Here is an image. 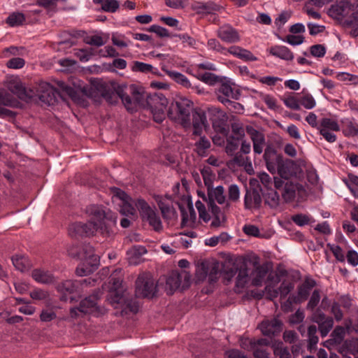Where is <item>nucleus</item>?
<instances>
[{
  "label": "nucleus",
  "mask_w": 358,
  "mask_h": 358,
  "mask_svg": "<svg viewBox=\"0 0 358 358\" xmlns=\"http://www.w3.org/2000/svg\"><path fill=\"white\" fill-rule=\"evenodd\" d=\"M90 220L87 223L75 222L69 225V234L74 238L94 236L98 232L103 238H112L115 234L117 216L101 206L92 205L87 208Z\"/></svg>",
  "instance_id": "f257e3e1"
},
{
  "label": "nucleus",
  "mask_w": 358,
  "mask_h": 358,
  "mask_svg": "<svg viewBox=\"0 0 358 358\" xmlns=\"http://www.w3.org/2000/svg\"><path fill=\"white\" fill-rule=\"evenodd\" d=\"M193 110L194 103L191 100L180 97L171 103L167 115L170 119L178 121L184 127H187L190 126Z\"/></svg>",
  "instance_id": "f03ea898"
},
{
  "label": "nucleus",
  "mask_w": 358,
  "mask_h": 358,
  "mask_svg": "<svg viewBox=\"0 0 358 358\" xmlns=\"http://www.w3.org/2000/svg\"><path fill=\"white\" fill-rule=\"evenodd\" d=\"M117 93L127 110L131 113L136 110L138 106L144 103L145 95L134 85L129 87L118 86Z\"/></svg>",
  "instance_id": "7ed1b4c3"
},
{
  "label": "nucleus",
  "mask_w": 358,
  "mask_h": 358,
  "mask_svg": "<svg viewBox=\"0 0 358 358\" xmlns=\"http://www.w3.org/2000/svg\"><path fill=\"white\" fill-rule=\"evenodd\" d=\"M146 103L153 115L154 120L161 123L166 117L168 99L162 93H154L147 96Z\"/></svg>",
  "instance_id": "20e7f679"
},
{
  "label": "nucleus",
  "mask_w": 358,
  "mask_h": 358,
  "mask_svg": "<svg viewBox=\"0 0 358 358\" xmlns=\"http://www.w3.org/2000/svg\"><path fill=\"white\" fill-rule=\"evenodd\" d=\"M135 206L138 210L142 220L147 221L155 231H160L162 229L161 219L155 208L150 207L143 199H138L135 202Z\"/></svg>",
  "instance_id": "39448f33"
},
{
  "label": "nucleus",
  "mask_w": 358,
  "mask_h": 358,
  "mask_svg": "<svg viewBox=\"0 0 358 358\" xmlns=\"http://www.w3.org/2000/svg\"><path fill=\"white\" fill-rule=\"evenodd\" d=\"M157 292V284L150 273H141L136 280L135 294L138 297L152 298Z\"/></svg>",
  "instance_id": "423d86ee"
},
{
  "label": "nucleus",
  "mask_w": 358,
  "mask_h": 358,
  "mask_svg": "<svg viewBox=\"0 0 358 358\" xmlns=\"http://www.w3.org/2000/svg\"><path fill=\"white\" fill-rule=\"evenodd\" d=\"M69 256L86 262L92 267L97 268L99 257L94 253V248L89 243L83 244L80 248L73 246L68 250Z\"/></svg>",
  "instance_id": "0eeeda50"
},
{
  "label": "nucleus",
  "mask_w": 358,
  "mask_h": 358,
  "mask_svg": "<svg viewBox=\"0 0 358 358\" xmlns=\"http://www.w3.org/2000/svg\"><path fill=\"white\" fill-rule=\"evenodd\" d=\"M207 113L215 131L224 136H227L229 129L227 125L228 120L227 113L215 106L209 107L207 110Z\"/></svg>",
  "instance_id": "6e6552de"
},
{
  "label": "nucleus",
  "mask_w": 358,
  "mask_h": 358,
  "mask_svg": "<svg viewBox=\"0 0 358 358\" xmlns=\"http://www.w3.org/2000/svg\"><path fill=\"white\" fill-rule=\"evenodd\" d=\"M87 283H90V279L82 280H67L59 283L57 286V290L62 295L61 299L66 301L69 295L80 292L84 285Z\"/></svg>",
  "instance_id": "1a4fd4ad"
},
{
  "label": "nucleus",
  "mask_w": 358,
  "mask_h": 358,
  "mask_svg": "<svg viewBox=\"0 0 358 358\" xmlns=\"http://www.w3.org/2000/svg\"><path fill=\"white\" fill-rule=\"evenodd\" d=\"M100 292L95 290L92 294L80 303V311L85 314H103L104 310L98 306Z\"/></svg>",
  "instance_id": "9d476101"
},
{
  "label": "nucleus",
  "mask_w": 358,
  "mask_h": 358,
  "mask_svg": "<svg viewBox=\"0 0 358 358\" xmlns=\"http://www.w3.org/2000/svg\"><path fill=\"white\" fill-rule=\"evenodd\" d=\"M262 188L259 186L246 189L244 196V207L246 210H258L262 206Z\"/></svg>",
  "instance_id": "9b49d317"
},
{
  "label": "nucleus",
  "mask_w": 358,
  "mask_h": 358,
  "mask_svg": "<svg viewBox=\"0 0 358 358\" xmlns=\"http://www.w3.org/2000/svg\"><path fill=\"white\" fill-rule=\"evenodd\" d=\"M109 283L111 285L108 296V301L111 305L120 303L124 300V294L122 292V279L115 275L110 276Z\"/></svg>",
  "instance_id": "f8f14e48"
},
{
  "label": "nucleus",
  "mask_w": 358,
  "mask_h": 358,
  "mask_svg": "<svg viewBox=\"0 0 358 358\" xmlns=\"http://www.w3.org/2000/svg\"><path fill=\"white\" fill-rule=\"evenodd\" d=\"M263 157L268 171L275 173L280 162H282V155L278 154L273 146L270 145L265 148Z\"/></svg>",
  "instance_id": "ddd939ff"
},
{
  "label": "nucleus",
  "mask_w": 358,
  "mask_h": 358,
  "mask_svg": "<svg viewBox=\"0 0 358 358\" xmlns=\"http://www.w3.org/2000/svg\"><path fill=\"white\" fill-rule=\"evenodd\" d=\"M208 190V203H218L220 205H224V210H229L231 207V203L227 201L224 188L222 185L216 187H211Z\"/></svg>",
  "instance_id": "4468645a"
},
{
  "label": "nucleus",
  "mask_w": 358,
  "mask_h": 358,
  "mask_svg": "<svg viewBox=\"0 0 358 358\" xmlns=\"http://www.w3.org/2000/svg\"><path fill=\"white\" fill-rule=\"evenodd\" d=\"M282 323L276 318L271 320H264L258 326L262 334L272 337L280 333L282 331Z\"/></svg>",
  "instance_id": "2eb2a0df"
},
{
  "label": "nucleus",
  "mask_w": 358,
  "mask_h": 358,
  "mask_svg": "<svg viewBox=\"0 0 358 358\" xmlns=\"http://www.w3.org/2000/svg\"><path fill=\"white\" fill-rule=\"evenodd\" d=\"M246 132L252 141L254 152L257 155L262 154L266 143L264 134L252 126L246 127Z\"/></svg>",
  "instance_id": "dca6fc26"
},
{
  "label": "nucleus",
  "mask_w": 358,
  "mask_h": 358,
  "mask_svg": "<svg viewBox=\"0 0 358 358\" xmlns=\"http://www.w3.org/2000/svg\"><path fill=\"white\" fill-rule=\"evenodd\" d=\"M191 8L197 14H214L220 11L222 7L213 1H194L191 5Z\"/></svg>",
  "instance_id": "f3484780"
},
{
  "label": "nucleus",
  "mask_w": 358,
  "mask_h": 358,
  "mask_svg": "<svg viewBox=\"0 0 358 358\" xmlns=\"http://www.w3.org/2000/svg\"><path fill=\"white\" fill-rule=\"evenodd\" d=\"M217 84L218 86L215 89V93L218 101L219 97L224 99L227 98L229 99H232L236 100L239 99V92L238 91H234L229 81H224L222 78H221L220 83Z\"/></svg>",
  "instance_id": "a211bd4d"
},
{
  "label": "nucleus",
  "mask_w": 358,
  "mask_h": 358,
  "mask_svg": "<svg viewBox=\"0 0 358 358\" xmlns=\"http://www.w3.org/2000/svg\"><path fill=\"white\" fill-rule=\"evenodd\" d=\"M298 169V165L293 160L282 158L276 171L281 178L288 179L292 176H296Z\"/></svg>",
  "instance_id": "6ab92c4d"
},
{
  "label": "nucleus",
  "mask_w": 358,
  "mask_h": 358,
  "mask_svg": "<svg viewBox=\"0 0 358 358\" xmlns=\"http://www.w3.org/2000/svg\"><path fill=\"white\" fill-rule=\"evenodd\" d=\"M217 36L223 41L229 43L240 41L238 31L229 24H224L217 31Z\"/></svg>",
  "instance_id": "aec40b11"
},
{
  "label": "nucleus",
  "mask_w": 358,
  "mask_h": 358,
  "mask_svg": "<svg viewBox=\"0 0 358 358\" xmlns=\"http://www.w3.org/2000/svg\"><path fill=\"white\" fill-rule=\"evenodd\" d=\"M156 201L161 210L162 215L164 219L172 220L177 217V213L172 206V203L170 200V197L164 199L162 196H157Z\"/></svg>",
  "instance_id": "412c9836"
},
{
  "label": "nucleus",
  "mask_w": 358,
  "mask_h": 358,
  "mask_svg": "<svg viewBox=\"0 0 358 358\" xmlns=\"http://www.w3.org/2000/svg\"><path fill=\"white\" fill-rule=\"evenodd\" d=\"M179 208L181 212L182 215V227L185 226H192L194 224L196 220V214L194 210L193 206L192 203H189L187 205L188 212L185 210V208L179 205Z\"/></svg>",
  "instance_id": "4be33fe9"
},
{
  "label": "nucleus",
  "mask_w": 358,
  "mask_h": 358,
  "mask_svg": "<svg viewBox=\"0 0 358 358\" xmlns=\"http://www.w3.org/2000/svg\"><path fill=\"white\" fill-rule=\"evenodd\" d=\"M315 285L316 282L315 280L306 278L304 282L298 287L297 295H295V297H298L299 303H301L308 299L310 290Z\"/></svg>",
  "instance_id": "5701e85b"
},
{
  "label": "nucleus",
  "mask_w": 358,
  "mask_h": 358,
  "mask_svg": "<svg viewBox=\"0 0 358 358\" xmlns=\"http://www.w3.org/2000/svg\"><path fill=\"white\" fill-rule=\"evenodd\" d=\"M238 272L237 276L236 278V287L237 288H243L247 282H248V272L246 268H241L238 271L236 269H231L229 272H227V275L229 278L230 277H233Z\"/></svg>",
  "instance_id": "b1692460"
},
{
  "label": "nucleus",
  "mask_w": 358,
  "mask_h": 358,
  "mask_svg": "<svg viewBox=\"0 0 358 358\" xmlns=\"http://www.w3.org/2000/svg\"><path fill=\"white\" fill-rule=\"evenodd\" d=\"M271 55L284 60L291 61L294 59L293 52L286 46L275 45L269 49Z\"/></svg>",
  "instance_id": "393cba45"
},
{
  "label": "nucleus",
  "mask_w": 358,
  "mask_h": 358,
  "mask_svg": "<svg viewBox=\"0 0 358 358\" xmlns=\"http://www.w3.org/2000/svg\"><path fill=\"white\" fill-rule=\"evenodd\" d=\"M233 162L239 166H243L249 174L254 172L252 162L248 157L245 156V154L241 152H236L234 154Z\"/></svg>",
  "instance_id": "a878e982"
},
{
  "label": "nucleus",
  "mask_w": 358,
  "mask_h": 358,
  "mask_svg": "<svg viewBox=\"0 0 358 358\" xmlns=\"http://www.w3.org/2000/svg\"><path fill=\"white\" fill-rule=\"evenodd\" d=\"M115 308H122L121 315L127 314L128 311L132 313H136L138 310V305L136 301L126 300L124 297V300L120 303H115L113 305Z\"/></svg>",
  "instance_id": "bb28decb"
},
{
  "label": "nucleus",
  "mask_w": 358,
  "mask_h": 358,
  "mask_svg": "<svg viewBox=\"0 0 358 358\" xmlns=\"http://www.w3.org/2000/svg\"><path fill=\"white\" fill-rule=\"evenodd\" d=\"M299 189L298 184H294L292 182H286L284 186V190L282 193V196L284 201L287 203L292 201L295 196L296 192Z\"/></svg>",
  "instance_id": "cd10ccee"
},
{
  "label": "nucleus",
  "mask_w": 358,
  "mask_h": 358,
  "mask_svg": "<svg viewBox=\"0 0 358 358\" xmlns=\"http://www.w3.org/2000/svg\"><path fill=\"white\" fill-rule=\"evenodd\" d=\"M8 88L12 93L22 100L28 101L32 97V94L28 92L21 83H10Z\"/></svg>",
  "instance_id": "c85d7f7f"
},
{
  "label": "nucleus",
  "mask_w": 358,
  "mask_h": 358,
  "mask_svg": "<svg viewBox=\"0 0 358 358\" xmlns=\"http://www.w3.org/2000/svg\"><path fill=\"white\" fill-rule=\"evenodd\" d=\"M11 259L15 268L21 272H24L31 267L29 260L24 255H16Z\"/></svg>",
  "instance_id": "c756f323"
},
{
  "label": "nucleus",
  "mask_w": 358,
  "mask_h": 358,
  "mask_svg": "<svg viewBox=\"0 0 358 358\" xmlns=\"http://www.w3.org/2000/svg\"><path fill=\"white\" fill-rule=\"evenodd\" d=\"M32 278L38 282L48 284L53 282V275L48 271L41 269H34L31 273Z\"/></svg>",
  "instance_id": "7c9ffc66"
},
{
  "label": "nucleus",
  "mask_w": 358,
  "mask_h": 358,
  "mask_svg": "<svg viewBox=\"0 0 358 358\" xmlns=\"http://www.w3.org/2000/svg\"><path fill=\"white\" fill-rule=\"evenodd\" d=\"M343 25L351 28L350 35L353 37L358 36V10L352 13V15L343 20Z\"/></svg>",
  "instance_id": "2f4dec72"
},
{
  "label": "nucleus",
  "mask_w": 358,
  "mask_h": 358,
  "mask_svg": "<svg viewBox=\"0 0 358 358\" xmlns=\"http://www.w3.org/2000/svg\"><path fill=\"white\" fill-rule=\"evenodd\" d=\"M343 133L347 137L358 136V123L353 120H346L343 122Z\"/></svg>",
  "instance_id": "473e14b6"
},
{
  "label": "nucleus",
  "mask_w": 358,
  "mask_h": 358,
  "mask_svg": "<svg viewBox=\"0 0 358 358\" xmlns=\"http://www.w3.org/2000/svg\"><path fill=\"white\" fill-rule=\"evenodd\" d=\"M210 145V141L206 136H200L199 140L195 142V151L199 156H206Z\"/></svg>",
  "instance_id": "72a5a7b5"
},
{
  "label": "nucleus",
  "mask_w": 358,
  "mask_h": 358,
  "mask_svg": "<svg viewBox=\"0 0 358 358\" xmlns=\"http://www.w3.org/2000/svg\"><path fill=\"white\" fill-rule=\"evenodd\" d=\"M194 76L199 80L210 85H214L220 83L221 79V78H220L219 76L210 72H206L204 73L197 72L196 74L194 75Z\"/></svg>",
  "instance_id": "f704fd0d"
},
{
  "label": "nucleus",
  "mask_w": 358,
  "mask_h": 358,
  "mask_svg": "<svg viewBox=\"0 0 358 358\" xmlns=\"http://www.w3.org/2000/svg\"><path fill=\"white\" fill-rule=\"evenodd\" d=\"M265 204L271 208H276L280 204V196L278 193L273 189H269L264 195Z\"/></svg>",
  "instance_id": "c9c22d12"
},
{
  "label": "nucleus",
  "mask_w": 358,
  "mask_h": 358,
  "mask_svg": "<svg viewBox=\"0 0 358 358\" xmlns=\"http://www.w3.org/2000/svg\"><path fill=\"white\" fill-rule=\"evenodd\" d=\"M182 277L186 279L187 278V274L185 273H173L167 278L166 285L169 286L171 290H176L180 287L181 278Z\"/></svg>",
  "instance_id": "e433bc0d"
},
{
  "label": "nucleus",
  "mask_w": 358,
  "mask_h": 358,
  "mask_svg": "<svg viewBox=\"0 0 358 358\" xmlns=\"http://www.w3.org/2000/svg\"><path fill=\"white\" fill-rule=\"evenodd\" d=\"M169 75L177 83L182 85L183 87L186 88L192 87L190 81L185 75L176 71H169Z\"/></svg>",
  "instance_id": "4c0bfd02"
},
{
  "label": "nucleus",
  "mask_w": 358,
  "mask_h": 358,
  "mask_svg": "<svg viewBox=\"0 0 358 358\" xmlns=\"http://www.w3.org/2000/svg\"><path fill=\"white\" fill-rule=\"evenodd\" d=\"M201 173L207 189L213 187V181L215 179V176L213 173L211 168L209 166L203 167V169L201 171Z\"/></svg>",
  "instance_id": "58836bf2"
},
{
  "label": "nucleus",
  "mask_w": 358,
  "mask_h": 358,
  "mask_svg": "<svg viewBox=\"0 0 358 358\" xmlns=\"http://www.w3.org/2000/svg\"><path fill=\"white\" fill-rule=\"evenodd\" d=\"M320 129H325L334 131H340V126L338 123L331 118H322L320 121Z\"/></svg>",
  "instance_id": "ea45409f"
},
{
  "label": "nucleus",
  "mask_w": 358,
  "mask_h": 358,
  "mask_svg": "<svg viewBox=\"0 0 358 358\" xmlns=\"http://www.w3.org/2000/svg\"><path fill=\"white\" fill-rule=\"evenodd\" d=\"M317 329L315 325H310L308 328V342L310 348H314L318 343L319 338L317 336Z\"/></svg>",
  "instance_id": "a19ab883"
},
{
  "label": "nucleus",
  "mask_w": 358,
  "mask_h": 358,
  "mask_svg": "<svg viewBox=\"0 0 358 358\" xmlns=\"http://www.w3.org/2000/svg\"><path fill=\"white\" fill-rule=\"evenodd\" d=\"M25 20L24 15L21 13H13L6 19V23L11 27L20 26Z\"/></svg>",
  "instance_id": "79ce46f5"
},
{
  "label": "nucleus",
  "mask_w": 358,
  "mask_h": 358,
  "mask_svg": "<svg viewBox=\"0 0 358 358\" xmlns=\"http://www.w3.org/2000/svg\"><path fill=\"white\" fill-rule=\"evenodd\" d=\"M334 325V320L331 317H327L326 320L318 324V329L322 337H325Z\"/></svg>",
  "instance_id": "37998d69"
},
{
  "label": "nucleus",
  "mask_w": 358,
  "mask_h": 358,
  "mask_svg": "<svg viewBox=\"0 0 358 358\" xmlns=\"http://www.w3.org/2000/svg\"><path fill=\"white\" fill-rule=\"evenodd\" d=\"M112 43L114 45L120 48H127L130 43V41L127 40L124 35L114 33L111 37Z\"/></svg>",
  "instance_id": "c03bdc74"
},
{
  "label": "nucleus",
  "mask_w": 358,
  "mask_h": 358,
  "mask_svg": "<svg viewBox=\"0 0 358 358\" xmlns=\"http://www.w3.org/2000/svg\"><path fill=\"white\" fill-rule=\"evenodd\" d=\"M231 131L234 136L235 137L236 141H238L242 140L245 137V131L246 129L243 128V126L240 122H233L231 123Z\"/></svg>",
  "instance_id": "a18cd8bd"
},
{
  "label": "nucleus",
  "mask_w": 358,
  "mask_h": 358,
  "mask_svg": "<svg viewBox=\"0 0 358 358\" xmlns=\"http://www.w3.org/2000/svg\"><path fill=\"white\" fill-rule=\"evenodd\" d=\"M192 124L198 123L200 126H208L206 115L202 110L199 109L192 113Z\"/></svg>",
  "instance_id": "49530a36"
},
{
  "label": "nucleus",
  "mask_w": 358,
  "mask_h": 358,
  "mask_svg": "<svg viewBox=\"0 0 358 358\" xmlns=\"http://www.w3.org/2000/svg\"><path fill=\"white\" fill-rule=\"evenodd\" d=\"M240 198V189L237 185H230L228 188V199L227 201L231 202L236 203L239 201Z\"/></svg>",
  "instance_id": "de8ad7c7"
},
{
  "label": "nucleus",
  "mask_w": 358,
  "mask_h": 358,
  "mask_svg": "<svg viewBox=\"0 0 358 358\" xmlns=\"http://www.w3.org/2000/svg\"><path fill=\"white\" fill-rule=\"evenodd\" d=\"M149 31L155 33L159 37L164 38V37H169L173 38L176 36V35H173L169 33L168 29L166 28H164L161 26L153 24L150 26L148 29Z\"/></svg>",
  "instance_id": "09e8293b"
},
{
  "label": "nucleus",
  "mask_w": 358,
  "mask_h": 358,
  "mask_svg": "<svg viewBox=\"0 0 358 358\" xmlns=\"http://www.w3.org/2000/svg\"><path fill=\"white\" fill-rule=\"evenodd\" d=\"M300 105L306 109H312L316 106V101L310 94H306L299 99Z\"/></svg>",
  "instance_id": "8fccbe9b"
},
{
  "label": "nucleus",
  "mask_w": 358,
  "mask_h": 358,
  "mask_svg": "<svg viewBox=\"0 0 358 358\" xmlns=\"http://www.w3.org/2000/svg\"><path fill=\"white\" fill-rule=\"evenodd\" d=\"M210 268V264L206 262H202L198 265L196 274L199 280H203L207 278Z\"/></svg>",
  "instance_id": "3c124183"
},
{
  "label": "nucleus",
  "mask_w": 358,
  "mask_h": 358,
  "mask_svg": "<svg viewBox=\"0 0 358 358\" xmlns=\"http://www.w3.org/2000/svg\"><path fill=\"white\" fill-rule=\"evenodd\" d=\"M103 97L110 104H115L120 98L117 87L115 90H106L102 93Z\"/></svg>",
  "instance_id": "603ef678"
},
{
  "label": "nucleus",
  "mask_w": 358,
  "mask_h": 358,
  "mask_svg": "<svg viewBox=\"0 0 358 358\" xmlns=\"http://www.w3.org/2000/svg\"><path fill=\"white\" fill-rule=\"evenodd\" d=\"M256 276L252 280V284L255 286L262 285L263 279L267 273V269L263 266H258L256 270Z\"/></svg>",
  "instance_id": "864d4df0"
},
{
  "label": "nucleus",
  "mask_w": 358,
  "mask_h": 358,
  "mask_svg": "<svg viewBox=\"0 0 358 358\" xmlns=\"http://www.w3.org/2000/svg\"><path fill=\"white\" fill-rule=\"evenodd\" d=\"M130 200H127V201L122 202L120 204V212L122 215L129 217L134 216L136 214V209L134 207L129 203Z\"/></svg>",
  "instance_id": "5fc2aeb1"
},
{
  "label": "nucleus",
  "mask_w": 358,
  "mask_h": 358,
  "mask_svg": "<svg viewBox=\"0 0 358 358\" xmlns=\"http://www.w3.org/2000/svg\"><path fill=\"white\" fill-rule=\"evenodd\" d=\"M273 354L280 358H291L289 349L287 347H284L282 343L273 347Z\"/></svg>",
  "instance_id": "6e6d98bb"
},
{
  "label": "nucleus",
  "mask_w": 358,
  "mask_h": 358,
  "mask_svg": "<svg viewBox=\"0 0 358 358\" xmlns=\"http://www.w3.org/2000/svg\"><path fill=\"white\" fill-rule=\"evenodd\" d=\"M219 101L227 107H229L230 110H233L236 113H240L243 110V106L241 103L231 101L227 98L224 99L219 97Z\"/></svg>",
  "instance_id": "4d7b16f0"
},
{
  "label": "nucleus",
  "mask_w": 358,
  "mask_h": 358,
  "mask_svg": "<svg viewBox=\"0 0 358 358\" xmlns=\"http://www.w3.org/2000/svg\"><path fill=\"white\" fill-rule=\"evenodd\" d=\"M238 147V144L234 136H230L227 138L225 150L228 155H234Z\"/></svg>",
  "instance_id": "13d9d810"
},
{
  "label": "nucleus",
  "mask_w": 358,
  "mask_h": 358,
  "mask_svg": "<svg viewBox=\"0 0 358 358\" xmlns=\"http://www.w3.org/2000/svg\"><path fill=\"white\" fill-rule=\"evenodd\" d=\"M320 301V291L315 289L307 304L306 308L310 310H314Z\"/></svg>",
  "instance_id": "bf43d9fd"
},
{
  "label": "nucleus",
  "mask_w": 358,
  "mask_h": 358,
  "mask_svg": "<svg viewBox=\"0 0 358 358\" xmlns=\"http://www.w3.org/2000/svg\"><path fill=\"white\" fill-rule=\"evenodd\" d=\"M282 101L285 105L290 109L299 110L301 108L299 99L294 96H288L282 99Z\"/></svg>",
  "instance_id": "052dcab7"
},
{
  "label": "nucleus",
  "mask_w": 358,
  "mask_h": 358,
  "mask_svg": "<svg viewBox=\"0 0 358 358\" xmlns=\"http://www.w3.org/2000/svg\"><path fill=\"white\" fill-rule=\"evenodd\" d=\"M292 220L298 226L303 227L310 223L311 217L307 215L300 213L293 215Z\"/></svg>",
  "instance_id": "680f3d73"
},
{
  "label": "nucleus",
  "mask_w": 358,
  "mask_h": 358,
  "mask_svg": "<svg viewBox=\"0 0 358 358\" xmlns=\"http://www.w3.org/2000/svg\"><path fill=\"white\" fill-rule=\"evenodd\" d=\"M147 252V250L144 246L141 245H137L132 247L127 252V255L129 256V257L131 258H136L138 259L142 255L145 254Z\"/></svg>",
  "instance_id": "e2e57ef3"
},
{
  "label": "nucleus",
  "mask_w": 358,
  "mask_h": 358,
  "mask_svg": "<svg viewBox=\"0 0 358 358\" xmlns=\"http://www.w3.org/2000/svg\"><path fill=\"white\" fill-rule=\"evenodd\" d=\"M153 66L151 64H145L141 62H134L132 71L142 73L152 72Z\"/></svg>",
  "instance_id": "0e129e2a"
},
{
  "label": "nucleus",
  "mask_w": 358,
  "mask_h": 358,
  "mask_svg": "<svg viewBox=\"0 0 358 358\" xmlns=\"http://www.w3.org/2000/svg\"><path fill=\"white\" fill-rule=\"evenodd\" d=\"M294 287V283L292 282L283 281L280 287L278 288V292L280 295V298H285L287 296L289 292L293 290Z\"/></svg>",
  "instance_id": "69168bd1"
},
{
  "label": "nucleus",
  "mask_w": 358,
  "mask_h": 358,
  "mask_svg": "<svg viewBox=\"0 0 358 358\" xmlns=\"http://www.w3.org/2000/svg\"><path fill=\"white\" fill-rule=\"evenodd\" d=\"M120 6L117 0H105L101 5V8L106 12L114 13Z\"/></svg>",
  "instance_id": "338daca9"
},
{
  "label": "nucleus",
  "mask_w": 358,
  "mask_h": 358,
  "mask_svg": "<svg viewBox=\"0 0 358 358\" xmlns=\"http://www.w3.org/2000/svg\"><path fill=\"white\" fill-rule=\"evenodd\" d=\"M310 54L315 57H322L326 53V48L324 45H313L310 48Z\"/></svg>",
  "instance_id": "774afa93"
}]
</instances>
